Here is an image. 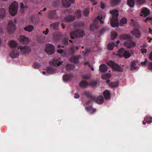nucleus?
Listing matches in <instances>:
<instances>
[{
    "instance_id": "nucleus-27",
    "label": "nucleus",
    "mask_w": 152,
    "mask_h": 152,
    "mask_svg": "<svg viewBox=\"0 0 152 152\" xmlns=\"http://www.w3.org/2000/svg\"><path fill=\"white\" fill-rule=\"evenodd\" d=\"M47 72L48 73L53 74L56 72V70L52 67H48L47 68Z\"/></svg>"
},
{
    "instance_id": "nucleus-5",
    "label": "nucleus",
    "mask_w": 152,
    "mask_h": 152,
    "mask_svg": "<svg viewBox=\"0 0 152 152\" xmlns=\"http://www.w3.org/2000/svg\"><path fill=\"white\" fill-rule=\"evenodd\" d=\"M85 34L84 31L82 30H77L71 34L70 37L71 38L73 39L75 37H83Z\"/></svg>"
},
{
    "instance_id": "nucleus-19",
    "label": "nucleus",
    "mask_w": 152,
    "mask_h": 152,
    "mask_svg": "<svg viewBox=\"0 0 152 152\" xmlns=\"http://www.w3.org/2000/svg\"><path fill=\"white\" fill-rule=\"evenodd\" d=\"M55 48H45V50L46 53L49 55L53 54L55 52Z\"/></svg>"
},
{
    "instance_id": "nucleus-20",
    "label": "nucleus",
    "mask_w": 152,
    "mask_h": 152,
    "mask_svg": "<svg viewBox=\"0 0 152 152\" xmlns=\"http://www.w3.org/2000/svg\"><path fill=\"white\" fill-rule=\"evenodd\" d=\"M49 15L51 18H57V15L55 10L50 11Z\"/></svg>"
},
{
    "instance_id": "nucleus-9",
    "label": "nucleus",
    "mask_w": 152,
    "mask_h": 152,
    "mask_svg": "<svg viewBox=\"0 0 152 152\" xmlns=\"http://www.w3.org/2000/svg\"><path fill=\"white\" fill-rule=\"evenodd\" d=\"M59 60H60V59L59 58L58 59L54 58L53 60H50L49 62L50 64L52 65L56 66H58L62 64V62L60 61H59L58 63H57L58 61Z\"/></svg>"
},
{
    "instance_id": "nucleus-55",
    "label": "nucleus",
    "mask_w": 152,
    "mask_h": 152,
    "mask_svg": "<svg viewBox=\"0 0 152 152\" xmlns=\"http://www.w3.org/2000/svg\"><path fill=\"white\" fill-rule=\"evenodd\" d=\"M141 51L142 53H145L147 52V50L145 48H142L141 49Z\"/></svg>"
},
{
    "instance_id": "nucleus-16",
    "label": "nucleus",
    "mask_w": 152,
    "mask_h": 152,
    "mask_svg": "<svg viewBox=\"0 0 152 152\" xmlns=\"http://www.w3.org/2000/svg\"><path fill=\"white\" fill-rule=\"evenodd\" d=\"M105 18V14L103 15H99L97 17V19L99 20L100 21V23L101 24H103L104 23V21Z\"/></svg>"
},
{
    "instance_id": "nucleus-42",
    "label": "nucleus",
    "mask_w": 152,
    "mask_h": 152,
    "mask_svg": "<svg viewBox=\"0 0 152 152\" xmlns=\"http://www.w3.org/2000/svg\"><path fill=\"white\" fill-rule=\"evenodd\" d=\"M115 64L114 63V62L112 61H110L107 63V64L108 65L112 67L113 68Z\"/></svg>"
},
{
    "instance_id": "nucleus-25",
    "label": "nucleus",
    "mask_w": 152,
    "mask_h": 152,
    "mask_svg": "<svg viewBox=\"0 0 152 152\" xmlns=\"http://www.w3.org/2000/svg\"><path fill=\"white\" fill-rule=\"evenodd\" d=\"M75 66L74 65L72 64H67L66 66V70H70L75 69Z\"/></svg>"
},
{
    "instance_id": "nucleus-29",
    "label": "nucleus",
    "mask_w": 152,
    "mask_h": 152,
    "mask_svg": "<svg viewBox=\"0 0 152 152\" xmlns=\"http://www.w3.org/2000/svg\"><path fill=\"white\" fill-rule=\"evenodd\" d=\"M142 12L144 14L145 16L149 14L150 11L146 8H144L142 9Z\"/></svg>"
},
{
    "instance_id": "nucleus-13",
    "label": "nucleus",
    "mask_w": 152,
    "mask_h": 152,
    "mask_svg": "<svg viewBox=\"0 0 152 152\" xmlns=\"http://www.w3.org/2000/svg\"><path fill=\"white\" fill-rule=\"evenodd\" d=\"M99 69L101 72H105L108 69V67L104 64H102L99 66Z\"/></svg>"
},
{
    "instance_id": "nucleus-56",
    "label": "nucleus",
    "mask_w": 152,
    "mask_h": 152,
    "mask_svg": "<svg viewBox=\"0 0 152 152\" xmlns=\"http://www.w3.org/2000/svg\"><path fill=\"white\" fill-rule=\"evenodd\" d=\"M80 97L79 95L77 93H75V94L74 97L75 99H78Z\"/></svg>"
},
{
    "instance_id": "nucleus-53",
    "label": "nucleus",
    "mask_w": 152,
    "mask_h": 152,
    "mask_svg": "<svg viewBox=\"0 0 152 152\" xmlns=\"http://www.w3.org/2000/svg\"><path fill=\"white\" fill-rule=\"evenodd\" d=\"M152 21V18L148 17L146 18V19L145 20V22H146L148 21Z\"/></svg>"
},
{
    "instance_id": "nucleus-31",
    "label": "nucleus",
    "mask_w": 152,
    "mask_h": 152,
    "mask_svg": "<svg viewBox=\"0 0 152 152\" xmlns=\"http://www.w3.org/2000/svg\"><path fill=\"white\" fill-rule=\"evenodd\" d=\"M58 23H53L50 25V28L54 29H57L58 28Z\"/></svg>"
},
{
    "instance_id": "nucleus-23",
    "label": "nucleus",
    "mask_w": 152,
    "mask_h": 152,
    "mask_svg": "<svg viewBox=\"0 0 152 152\" xmlns=\"http://www.w3.org/2000/svg\"><path fill=\"white\" fill-rule=\"evenodd\" d=\"M88 85V83L85 80L81 81L79 83L80 86L83 88H86Z\"/></svg>"
},
{
    "instance_id": "nucleus-63",
    "label": "nucleus",
    "mask_w": 152,
    "mask_h": 152,
    "mask_svg": "<svg viewBox=\"0 0 152 152\" xmlns=\"http://www.w3.org/2000/svg\"><path fill=\"white\" fill-rule=\"evenodd\" d=\"M95 27V25L94 24H92L90 26V28L91 30H93V28Z\"/></svg>"
},
{
    "instance_id": "nucleus-11",
    "label": "nucleus",
    "mask_w": 152,
    "mask_h": 152,
    "mask_svg": "<svg viewBox=\"0 0 152 152\" xmlns=\"http://www.w3.org/2000/svg\"><path fill=\"white\" fill-rule=\"evenodd\" d=\"M19 40L22 43L25 44L27 43L30 41V40L28 38L22 35L20 36Z\"/></svg>"
},
{
    "instance_id": "nucleus-33",
    "label": "nucleus",
    "mask_w": 152,
    "mask_h": 152,
    "mask_svg": "<svg viewBox=\"0 0 152 152\" xmlns=\"http://www.w3.org/2000/svg\"><path fill=\"white\" fill-rule=\"evenodd\" d=\"M118 82L115 81L111 82L109 84V85L110 87H115L118 86Z\"/></svg>"
},
{
    "instance_id": "nucleus-48",
    "label": "nucleus",
    "mask_w": 152,
    "mask_h": 152,
    "mask_svg": "<svg viewBox=\"0 0 152 152\" xmlns=\"http://www.w3.org/2000/svg\"><path fill=\"white\" fill-rule=\"evenodd\" d=\"M122 38L125 39H129L131 38V37L128 35H123L122 37Z\"/></svg>"
},
{
    "instance_id": "nucleus-60",
    "label": "nucleus",
    "mask_w": 152,
    "mask_h": 152,
    "mask_svg": "<svg viewBox=\"0 0 152 152\" xmlns=\"http://www.w3.org/2000/svg\"><path fill=\"white\" fill-rule=\"evenodd\" d=\"M147 62V59H145L144 62H141V64L142 65H145Z\"/></svg>"
},
{
    "instance_id": "nucleus-15",
    "label": "nucleus",
    "mask_w": 152,
    "mask_h": 152,
    "mask_svg": "<svg viewBox=\"0 0 152 152\" xmlns=\"http://www.w3.org/2000/svg\"><path fill=\"white\" fill-rule=\"evenodd\" d=\"M120 42L119 40H117L115 43L114 42H111L109 43L108 45V48H114L117 47L118 46V45L121 44L120 43Z\"/></svg>"
},
{
    "instance_id": "nucleus-39",
    "label": "nucleus",
    "mask_w": 152,
    "mask_h": 152,
    "mask_svg": "<svg viewBox=\"0 0 152 152\" xmlns=\"http://www.w3.org/2000/svg\"><path fill=\"white\" fill-rule=\"evenodd\" d=\"M117 36V33L114 31L112 32L111 33V37L112 39H115Z\"/></svg>"
},
{
    "instance_id": "nucleus-59",
    "label": "nucleus",
    "mask_w": 152,
    "mask_h": 152,
    "mask_svg": "<svg viewBox=\"0 0 152 152\" xmlns=\"http://www.w3.org/2000/svg\"><path fill=\"white\" fill-rule=\"evenodd\" d=\"M48 28L46 29V30L43 31V33L45 35L48 34Z\"/></svg>"
},
{
    "instance_id": "nucleus-45",
    "label": "nucleus",
    "mask_w": 152,
    "mask_h": 152,
    "mask_svg": "<svg viewBox=\"0 0 152 152\" xmlns=\"http://www.w3.org/2000/svg\"><path fill=\"white\" fill-rule=\"evenodd\" d=\"M121 0H112V3L114 5H117L120 2Z\"/></svg>"
},
{
    "instance_id": "nucleus-30",
    "label": "nucleus",
    "mask_w": 152,
    "mask_h": 152,
    "mask_svg": "<svg viewBox=\"0 0 152 152\" xmlns=\"http://www.w3.org/2000/svg\"><path fill=\"white\" fill-rule=\"evenodd\" d=\"M75 17L76 18H79L81 16V12L80 10H77L75 14Z\"/></svg>"
},
{
    "instance_id": "nucleus-47",
    "label": "nucleus",
    "mask_w": 152,
    "mask_h": 152,
    "mask_svg": "<svg viewBox=\"0 0 152 152\" xmlns=\"http://www.w3.org/2000/svg\"><path fill=\"white\" fill-rule=\"evenodd\" d=\"M111 76V75L109 73H106L105 74L103 77L104 79L108 78H109Z\"/></svg>"
},
{
    "instance_id": "nucleus-44",
    "label": "nucleus",
    "mask_w": 152,
    "mask_h": 152,
    "mask_svg": "<svg viewBox=\"0 0 152 152\" xmlns=\"http://www.w3.org/2000/svg\"><path fill=\"white\" fill-rule=\"evenodd\" d=\"M97 84L96 81H91L89 83V84L91 86H94L97 85Z\"/></svg>"
},
{
    "instance_id": "nucleus-52",
    "label": "nucleus",
    "mask_w": 152,
    "mask_h": 152,
    "mask_svg": "<svg viewBox=\"0 0 152 152\" xmlns=\"http://www.w3.org/2000/svg\"><path fill=\"white\" fill-rule=\"evenodd\" d=\"M148 68L149 69L152 70V62L148 63Z\"/></svg>"
},
{
    "instance_id": "nucleus-35",
    "label": "nucleus",
    "mask_w": 152,
    "mask_h": 152,
    "mask_svg": "<svg viewBox=\"0 0 152 152\" xmlns=\"http://www.w3.org/2000/svg\"><path fill=\"white\" fill-rule=\"evenodd\" d=\"M24 29L26 31L30 32L33 29V27L32 26H29L26 27Z\"/></svg>"
},
{
    "instance_id": "nucleus-51",
    "label": "nucleus",
    "mask_w": 152,
    "mask_h": 152,
    "mask_svg": "<svg viewBox=\"0 0 152 152\" xmlns=\"http://www.w3.org/2000/svg\"><path fill=\"white\" fill-rule=\"evenodd\" d=\"M39 66V64L37 63H35L34 64V67L35 68H37Z\"/></svg>"
},
{
    "instance_id": "nucleus-7",
    "label": "nucleus",
    "mask_w": 152,
    "mask_h": 152,
    "mask_svg": "<svg viewBox=\"0 0 152 152\" xmlns=\"http://www.w3.org/2000/svg\"><path fill=\"white\" fill-rule=\"evenodd\" d=\"M75 18V17L73 16H68L64 17V14H63L61 17V19L62 22H69L73 21Z\"/></svg>"
},
{
    "instance_id": "nucleus-24",
    "label": "nucleus",
    "mask_w": 152,
    "mask_h": 152,
    "mask_svg": "<svg viewBox=\"0 0 152 152\" xmlns=\"http://www.w3.org/2000/svg\"><path fill=\"white\" fill-rule=\"evenodd\" d=\"M127 19L126 18H123L120 20L119 23L120 26H122L126 24L127 23Z\"/></svg>"
},
{
    "instance_id": "nucleus-17",
    "label": "nucleus",
    "mask_w": 152,
    "mask_h": 152,
    "mask_svg": "<svg viewBox=\"0 0 152 152\" xmlns=\"http://www.w3.org/2000/svg\"><path fill=\"white\" fill-rule=\"evenodd\" d=\"M8 45L11 48H15L17 47L18 43L15 40H12L9 42Z\"/></svg>"
},
{
    "instance_id": "nucleus-4",
    "label": "nucleus",
    "mask_w": 152,
    "mask_h": 152,
    "mask_svg": "<svg viewBox=\"0 0 152 152\" xmlns=\"http://www.w3.org/2000/svg\"><path fill=\"white\" fill-rule=\"evenodd\" d=\"M115 55L120 56H124L126 58H128L131 56V54L129 51L125 50L124 48H120Z\"/></svg>"
},
{
    "instance_id": "nucleus-28",
    "label": "nucleus",
    "mask_w": 152,
    "mask_h": 152,
    "mask_svg": "<svg viewBox=\"0 0 152 152\" xmlns=\"http://www.w3.org/2000/svg\"><path fill=\"white\" fill-rule=\"evenodd\" d=\"M5 15V10L4 8L0 9V18H3Z\"/></svg>"
},
{
    "instance_id": "nucleus-49",
    "label": "nucleus",
    "mask_w": 152,
    "mask_h": 152,
    "mask_svg": "<svg viewBox=\"0 0 152 152\" xmlns=\"http://www.w3.org/2000/svg\"><path fill=\"white\" fill-rule=\"evenodd\" d=\"M90 75H86L82 76V78L84 79H88L90 78Z\"/></svg>"
},
{
    "instance_id": "nucleus-21",
    "label": "nucleus",
    "mask_w": 152,
    "mask_h": 152,
    "mask_svg": "<svg viewBox=\"0 0 152 152\" xmlns=\"http://www.w3.org/2000/svg\"><path fill=\"white\" fill-rule=\"evenodd\" d=\"M70 2H69L67 0H62V5L65 7H69L71 5Z\"/></svg>"
},
{
    "instance_id": "nucleus-57",
    "label": "nucleus",
    "mask_w": 152,
    "mask_h": 152,
    "mask_svg": "<svg viewBox=\"0 0 152 152\" xmlns=\"http://www.w3.org/2000/svg\"><path fill=\"white\" fill-rule=\"evenodd\" d=\"M148 45L146 43L144 42L142 44V45L141 46V48H145V47H148Z\"/></svg>"
},
{
    "instance_id": "nucleus-22",
    "label": "nucleus",
    "mask_w": 152,
    "mask_h": 152,
    "mask_svg": "<svg viewBox=\"0 0 152 152\" xmlns=\"http://www.w3.org/2000/svg\"><path fill=\"white\" fill-rule=\"evenodd\" d=\"M103 94L105 99H108L110 98V93L109 91L107 90L104 91Z\"/></svg>"
},
{
    "instance_id": "nucleus-40",
    "label": "nucleus",
    "mask_w": 152,
    "mask_h": 152,
    "mask_svg": "<svg viewBox=\"0 0 152 152\" xmlns=\"http://www.w3.org/2000/svg\"><path fill=\"white\" fill-rule=\"evenodd\" d=\"M57 52L61 54L62 56H64L66 55V52L62 49L57 50Z\"/></svg>"
},
{
    "instance_id": "nucleus-26",
    "label": "nucleus",
    "mask_w": 152,
    "mask_h": 152,
    "mask_svg": "<svg viewBox=\"0 0 152 152\" xmlns=\"http://www.w3.org/2000/svg\"><path fill=\"white\" fill-rule=\"evenodd\" d=\"M137 67L136 64V62L135 61H133L131 62V67L130 69L131 70L135 69H137Z\"/></svg>"
},
{
    "instance_id": "nucleus-8",
    "label": "nucleus",
    "mask_w": 152,
    "mask_h": 152,
    "mask_svg": "<svg viewBox=\"0 0 152 152\" xmlns=\"http://www.w3.org/2000/svg\"><path fill=\"white\" fill-rule=\"evenodd\" d=\"M124 46L127 48L133 47L136 46L135 42L131 40L126 41L124 43Z\"/></svg>"
},
{
    "instance_id": "nucleus-41",
    "label": "nucleus",
    "mask_w": 152,
    "mask_h": 152,
    "mask_svg": "<svg viewBox=\"0 0 152 152\" xmlns=\"http://www.w3.org/2000/svg\"><path fill=\"white\" fill-rule=\"evenodd\" d=\"M75 53L74 48H70L69 49L68 53L70 55H73Z\"/></svg>"
},
{
    "instance_id": "nucleus-3",
    "label": "nucleus",
    "mask_w": 152,
    "mask_h": 152,
    "mask_svg": "<svg viewBox=\"0 0 152 152\" xmlns=\"http://www.w3.org/2000/svg\"><path fill=\"white\" fill-rule=\"evenodd\" d=\"M18 4L17 2H14L10 6L9 8L10 13L12 15H15L17 12Z\"/></svg>"
},
{
    "instance_id": "nucleus-14",
    "label": "nucleus",
    "mask_w": 152,
    "mask_h": 152,
    "mask_svg": "<svg viewBox=\"0 0 152 152\" xmlns=\"http://www.w3.org/2000/svg\"><path fill=\"white\" fill-rule=\"evenodd\" d=\"M83 94L87 97L90 98L92 100L94 96L92 95L91 93L88 91H85L83 92Z\"/></svg>"
},
{
    "instance_id": "nucleus-37",
    "label": "nucleus",
    "mask_w": 152,
    "mask_h": 152,
    "mask_svg": "<svg viewBox=\"0 0 152 152\" xmlns=\"http://www.w3.org/2000/svg\"><path fill=\"white\" fill-rule=\"evenodd\" d=\"M89 13V10L88 8H86L83 11V15L85 16H88Z\"/></svg>"
},
{
    "instance_id": "nucleus-12",
    "label": "nucleus",
    "mask_w": 152,
    "mask_h": 152,
    "mask_svg": "<svg viewBox=\"0 0 152 152\" xmlns=\"http://www.w3.org/2000/svg\"><path fill=\"white\" fill-rule=\"evenodd\" d=\"M131 33L133 36H134L137 38H138L140 37L141 34L139 30L137 29H134L131 31Z\"/></svg>"
},
{
    "instance_id": "nucleus-36",
    "label": "nucleus",
    "mask_w": 152,
    "mask_h": 152,
    "mask_svg": "<svg viewBox=\"0 0 152 152\" xmlns=\"http://www.w3.org/2000/svg\"><path fill=\"white\" fill-rule=\"evenodd\" d=\"M86 109L87 111H91L93 113H94L96 110V109L93 108L92 106L86 107Z\"/></svg>"
},
{
    "instance_id": "nucleus-62",
    "label": "nucleus",
    "mask_w": 152,
    "mask_h": 152,
    "mask_svg": "<svg viewBox=\"0 0 152 152\" xmlns=\"http://www.w3.org/2000/svg\"><path fill=\"white\" fill-rule=\"evenodd\" d=\"M145 1V0H139V2L140 4H142Z\"/></svg>"
},
{
    "instance_id": "nucleus-61",
    "label": "nucleus",
    "mask_w": 152,
    "mask_h": 152,
    "mask_svg": "<svg viewBox=\"0 0 152 152\" xmlns=\"http://www.w3.org/2000/svg\"><path fill=\"white\" fill-rule=\"evenodd\" d=\"M149 59L150 60L152 61V52L149 55Z\"/></svg>"
},
{
    "instance_id": "nucleus-58",
    "label": "nucleus",
    "mask_w": 152,
    "mask_h": 152,
    "mask_svg": "<svg viewBox=\"0 0 152 152\" xmlns=\"http://www.w3.org/2000/svg\"><path fill=\"white\" fill-rule=\"evenodd\" d=\"M100 7H101V8L102 9H103L104 8V4L102 2H101V4H100Z\"/></svg>"
},
{
    "instance_id": "nucleus-1",
    "label": "nucleus",
    "mask_w": 152,
    "mask_h": 152,
    "mask_svg": "<svg viewBox=\"0 0 152 152\" xmlns=\"http://www.w3.org/2000/svg\"><path fill=\"white\" fill-rule=\"evenodd\" d=\"M30 48H12L10 54V57L12 58L18 57L19 53L23 55L28 54L31 51Z\"/></svg>"
},
{
    "instance_id": "nucleus-34",
    "label": "nucleus",
    "mask_w": 152,
    "mask_h": 152,
    "mask_svg": "<svg viewBox=\"0 0 152 152\" xmlns=\"http://www.w3.org/2000/svg\"><path fill=\"white\" fill-rule=\"evenodd\" d=\"M127 3L129 7H132L134 6V0H128Z\"/></svg>"
},
{
    "instance_id": "nucleus-64",
    "label": "nucleus",
    "mask_w": 152,
    "mask_h": 152,
    "mask_svg": "<svg viewBox=\"0 0 152 152\" xmlns=\"http://www.w3.org/2000/svg\"><path fill=\"white\" fill-rule=\"evenodd\" d=\"M68 39H65L64 40V43L65 45H67V40H68Z\"/></svg>"
},
{
    "instance_id": "nucleus-50",
    "label": "nucleus",
    "mask_w": 152,
    "mask_h": 152,
    "mask_svg": "<svg viewBox=\"0 0 152 152\" xmlns=\"http://www.w3.org/2000/svg\"><path fill=\"white\" fill-rule=\"evenodd\" d=\"M91 48H89V49H87L85 51H83V53L85 55H86L90 51Z\"/></svg>"
},
{
    "instance_id": "nucleus-46",
    "label": "nucleus",
    "mask_w": 152,
    "mask_h": 152,
    "mask_svg": "<svg viewBox=\"0 0 152 152\" xmlns=\"http://www.w3.org/2000/svg\"><path fill=\"white\" fill-rule=\"evenodd\" d=\"M20 6L22 11H23L26 9L27 7L26 6H24L22 3H20Z\"/></svg>"
},
{
    "instance_id": "nucleus-43",
    "label": "nucleus",
    "mask_w": 152,
    "mask_h": 152,
    "mask_svg": "<svg viewBox=\"0 0 152 152\" xmlns=\"http://www.w3.org/2000/svg\"><path fill=\"white\" fill-rule=\"evenodd\" d=\"M70 61L74 63H77L78 62V60L75 57L72 58L70 59Z\"/></svg>"
},
{
    "instance_id": "nucleus-10",
    "label": "nucleus",
    "mask_w": 152,
    "mask_h": 152,
    "mask_svg": "<svg viewBox=\"0 0 152 152\" xmlns=\"http://www.w3.org/2000/svg\"><path fill=\"white\" fill-rule=\"evenodd\" d=\"M92 100L98 104H102L104 102V98L102 96H99L98 97H96L94 96Z\"/></svg>"
},
{
    "instance_id": "nucleus-38",
    "label": "nucleus",
    "mask_w": 152,
    "mask_h": 152,
    "mask_svg": "<svg viewBox=\"0 0 152 152\" xmlns=\"http://www.w3.org/2000/svg\"><path fill=\"white\" fill-rule=\"evenodd\" d=\"M144 120L146 121L147 123H150L152 122V117H146L144 118Z\"/></svg>"
},
{
    "instance_id": "nucleus-18",
    "label": "nucleus",
    "mask_w": 152,
    "mask_h": 152,
    "mask_svg": "<svg viewBox=\"0 0 152 152\" xmlns=\"http://www.w3.org/2000/svg\"><path fill=\"white\" fill-rule=\"evenodd\" d=\"M73 76L71 75L66 74L64 75L63 77V80L64 81H68L71 80Z\"/></svg>"
},
{
    "instance_id": "nucleus-54",
    "label": "nucleus",
    "mask_w": 152,
    "mask_h": 152,
    "mask_svg": "<svg viewBox=\"0 0 152 152\" xmlns=\"http://www.w3.org/2000/svg\"><path fill=\"white\" fill-rule=\"evenodd\" d=\"M46 48H54V47L51 44H47L46 45Z\"/></svg>"
},
{
    "instance_id": "nucleus-6",
    "label": "nucleus",
    "mask_w": 152,
    "mask_h": 152,
    "mask_svg": "<svg viewBox=\"0 0 152 152\" xmlns=\"http://www.w3.org/2000/svg\"><path fill=\"white\" fill-rule=\"evenodd\" d=\"M16 28L15 25L12 21L11 20L9 21L6 28L7 31L9 33H12L15 31Z\"/></svg>"
},
{
    "instance_id": "nucleus-32",
    "label": "nucleus",
    "mask_w": 152,
    "mask_h": 152,
    "mask_svg": "<svg viewBox=\"0 0 152 152\" xmlns=\"http://www.w3.org/2000/svg\"><path fill=\"white\" fill-rule=\"evenodd\" d=\"M113 68L115 70H116L117 71L119 72H121L122 71V69L118 65H117L116 64H115V65L114 66Z\"/></svg>"
},
{
    "instance_id": "nucleus-2",
    "label": "nucleus",
    "mask_w": 152,
    "mask_h": 152,
    "mask_svg": "<svg viewBox=\"0 0 152 152\" xmlns=\"http://www.w3.org/2000/svg\"><path fill=\"white\" fill-rule=\"evenodd\" d=\"M112 15V17L110 20V23L112 27L118 26V11L117 10H114L110 11Z\"/></svg>"
}]
</instances>
